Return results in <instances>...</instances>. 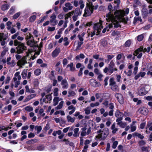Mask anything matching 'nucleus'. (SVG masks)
<instances>
[{
	"instance_id": "5fc2aeb1",
	"label": "nucleus",
	"mask_w": 152,
	"mask_h": 152,
	"mask_svg": "<svg viewBox=\"0 0 152 152\" xmlns=\"http://www.w3.org/2000/svg\"><path fill=\"white\" fill-rule=\"evenodd\" d=\"M79 4L80 5V7L81 10H82L84 7V4L82 0H80L79 1Z\"/></svg>"
},
{
	"instance_id": "2f4dec72",
	"label": "nucleus",
	"mask_w": 152,
	"mask_h": 152,
	"mask_svg": "<svg viewBox=\"0 0 152 152\" xmlns=\"http://www.w3.org/2000/svg\"><path fill=\"white\" fill-rule=\"evenodd\" d=\"M117 124L119 125L121 128H124L127 125V124L125 122H123L121 121L117 122Z\"/></svg>"
},
{
	"instance_id": "7c9ffc66",
	"label": "nucleus",
	"mask_w": 152,
	"mask_h": 152,
	"mask_svg": "<svg viewBox=\"0 0 152 152\" xmlns=\"http://www.w3.org/2000/svg\"><path fill=\"white\" fill-rule=\"evenodd\" d=\"M41 69L39 68L36 69L34 71V74L36 76H38L40 75L41 74Z\"/></svg>"
},
{
	"instance_id": "a19ab883",
	"label": "nucleus",
	"mask_w": 152,
	"mask_h": 152,
	"mask_svg": "<svg viewBox=\"0 0 152 152\" xmlns=\"http://www.w3.org/2000/svg\"><path fill=\"white\" fill-rule=\"evenodd\" d=\"M16 77H17L18 80H20L21 79V77L20 75V72H17L14 75Z\"/></svg>"
},
{
	"instance_id": "4d7b16f0",
	"label": "nucleus",
	"mask_w": 152,
	"mask_h": 152,
	"mask_svg": "<svg viewBox=\"0 0 152 152\" xmlns=\"http://www.w3.org/2000/svg\"><path fill=\"white\" fill-rule=\"evenodd\" d=\"M110 85L111 86H112L115 85V82L114 80V79L113 78H111L110 80Z\"/></svg>"
},
{
	"instance_id": "c756f323",
	"label": "nucleus",
	"mask_w": 152,
	"mask_h": 152,
	"mask_svg": "<svg viewBox=\"0 0 152 152\" xmlns=\"http://www.w3.org/2000/svg\"><path fill=\"white\" fill-rule=\"evenodd\" d=\"M66 118L67 120V121L69 122H71L72 123H73L75 121V118L73 117L72 118L71 116L69 115H68L66 117Z\"/></svg>"
},
{
	"instance_id": "393cba45",
	"label": "nucleus",
	"mask_w": 152,
	"mask_h": 152,
	"mask_svg": "<svg viewBox=\"0 0 152 152\" xmlns=\"http://www.w3.org/2000/svg\"><path fill=\"white\" fill-rule=\"evenodd\" d=\"M60 51V49L59 48L56 49L53 52L52 56L53 57H56Z\"/></svg>"
},
{
	"instance_id": "6ab92c4d",
	"label": "nucleus",
	"mask_w": 152,
	"mask_h": 152,
	"mask_svg": "<svg viewBox=\"0 0 152 152\" xmlns=\"http://www.w3.org/2000/svg\"><path fill=\"white\" fill-rule=\"evenodd\" d=\"M139 111L140 113L144 115H146L148 112V109L145 107L140 108L139 109Z\"/></svg>"
},
{
	"instance_id": "9d476101",
	"label": "nucleus",
	"mask_w": 152,
	"mask_h": 152,
	"mask_svg": "<svg viewBox=\"0 0 152 152\" xmlns=\"http://www.w3.org/2000/svg\"><path fill=\"white\" fill-rule=\"evenodd\" d=\"M117 100L121 104H123L124 102V99L122 95L120 93H117L115 95Z\"/></svg>"
},
{
	"instance_id": "72a5a7b5",
	"label": "nucleus",
	"mask_w": 152,
	"mask_h": 152,
	"mask_svg": "<svg viewBox=\"0 0 152 152\" xmlns=\"http://www.w3.org/2000/svg\"><path fill=\"white\" fill-rule=\"evenodd\" d=\"M64 102L63 101H61L59 104L55 108L56 110H60L63 107Z\"/></svg>"
},
{
	"instance_id": "412c9836",
	"label": "nucleus",
	"mask_w": 152,
	"mask_h": 152,
	"mask_svg": "<svg viewBox=\"0 0 152 152\" xmlns=\"http://www.w3.org/2000/svg\"><path fill=\"white\" fill-rule=\"evenodd\" d=\"M146 73L145 72H141L134 77L135 80H137L140 77H143L145 75Z\"/></svg>"
},
{
	"instance_id": "e433bc0d",
	"label": "nucleus",
	"mask_w": 152,
	"mask_h": 152,
	"mask_svg": "<svg viewBox=\"0 0 152 152\" xmlns=\"http://www.w3.org/2000/svg\"><path fill=\"white\" fill-rule=\"evenodd\" d=\"M16 64L15 61L14 60H12L10 62H9L7 64L10 65L11 67H14Z\"/></svg>"
},
{
	"instance_id": "e2e57ef3",
	"label": "nucleus",
	"mask_w": 152,
	"mask_h": 152,
	"mask_svg": "<svg viewBox=\"0 0 152 152\" xmlns=\"http://www.w3.org/2000/svg\"><path fill=\"white\" fill-rule=\"evenodd\" d=\"M85 113L87 115H88L90 113V110L89 109V107H87L84 110Z\"/></svg>"
},
{
	"instance_id": "58836bf2",
	"label": "nucleus",
	"mask_w": 152,
	"mask_h": 152,
	"mask_svg": "<svg viewBox=\"0 0 152 152\" xmlns=\"http://www.w3.org/2000/svg\"><path fill=\"white\" fill-rule=\"evenodd\" d=\"M132 42L130 40H128L126 41L124 44V46L126 47H129L130 46Z\"/></svg>"
},
{
	"instance_id": "bf43d9fd",
	"label": "nucleus",
	"mask_w": 152,
	"mask_h": 152,
	"mask_svg": "<svg viewBox=\"0 0 152 152\" xmlns=\"http://www.w3.org/2000/svg\"><path fill=\"white\" fill-rule=\"evenodd\" d=\"M118 142L117 141H114L113 143V144L112 145V147L113 149H115L117 147V145H118Z\"/></svg>"
},
{
	"instance_id": "338daca9",
	"label": "nucleus",
	"mask_w": 152,
	"mask_h": 152,
	"mask_svg": "<svg viewBox=\"0 0 152 152\" xmlns=\"http://www.w3.org/2000/svg\"><path fill=\"white\" fill-rule=\"evenodd\" d=\"M9 93L10 96H12V97H11L10 98V99H12L13 98V97H14L15 96V94L14 93L13 91H9Z\"/></svg>"
},
{
	"instance_id": "6e6d98bb",
	"label": "nucleus",
	"mask_w": 152,
	"mask_h": 152,
	"mask_svg": "<svg viewBox=\"0 0 152 152\" xmlns=\"http://www.w3.org/2000/svg\"><path fill=\"white\" fill-rule=\"evenodd\" d=\"M99 105V102H97L95 103H92L90 104V106L92 107H94L95 106H97Z\"/></svg>"
},
{
	"instance_id": "cd10ccee",
	"label": "nucleus",
	"mask_w": 152,
	"mask_h": 152,
	"mask_svg": "<svg viewBox=\"0 0 152 152\" xmlns=\"http://www.w3.org/2000/svg\"><path fill=\"white\" fill-rule=\"evenodd\" d=\"M37 48H38V51L35 53V54H37V55H39L40 54V51L41 50V48L42 47V42H41L39 44V46L38 45H37Z\"/></svg>"
},
{
	"instance_id": "3c124183",
	"label": "nucleus",
	"mask_w": 152,
	"mask_h": 152,
	"mask_svg": "<svg viewBox=\"0 0 152 152\" xmlns=\"http://www.w3.org/2000/svg\"><path fill=\"white\" fill-rule=\"evenodd\" d=\"M63 40L64 42H65V43H64V45L65 46H67L69 44V42L68 41V38L67 37H65L63 39Z\"/></svg>"
},
{
	"instance_id": "423d86ee",
	"label": "nucleus",
	"mask_w": 152,
	"mask_h": 152,
	"mask_svg": "<svg viewBox=\"0 0 152 152\" xmlns=\"http://www.w3.org/2000/svg\"><path fill=\"white\" fill-rule=\"evenodd\" d=\"M94 7H86L85 8L84 13L83 16L84 17H87L90 15L93 12Z\"/></svg>"
},
{
	"instance_id": "69168bd1",
	"label": "nucleus",
	"mask_w": 152,
	"mask_h": 152,
	"mask_svg": "<svg viewBox=\"0 0 152 152\" xmlns=\"http://www.w3.org/2000/svg\"><path fill=\"white\" fill-rule=\"evenodd\" d=\"M12 106L11 105L9 104L8 106L5 107L4 109L5 110H8V111H10L11 110Z\"/></svg>"
},
{
	"instance_id": "052dcab7",
	"label": "nucleus",
	"mask_w": 152,
	"mask_h": 152,
	"mask_svg": "<svg viewBox=\"0 0 152 152\" xmlns=\"http://www.w3.org/2000/svg\"><path fill=\"white\" fill-rule=\"evenodd\" d=\"M19 33L18 32H17L15 34L12 35V36L11 38L13 39H15L17 38V37L18 36V35H19Z\"/></svg>"
},
{
	"instance_id": "9b49d317",
	"label": "nucleus",
	"mask_w": 152,
	"mask_h": 152,
	"mask_svg": "<svg viewBox=\"0 0 152 152\" xmlns=\"http://www.w3.org/2000/svg\"><path fill=\"white\" fill-rule=\"evenodd\" d=\"M26 43L28 45L30 46L31 47H33L34 49L33 50H36L35 48H37V45H36L34 39H32L30 40H28L27 41Z\"/></svg>"
},
{
	"instance_id": "49530a36",
	"label": "nucleus",
	"mask_w": 152,
	"mask_h": 152,
	"mask_svg": "<svg viewBox=\"0 0 152 152\" xmlns=\"http://www.w3.org/2000/svg\"><path fill=\"white\" fill-rule=\"evenodd\" d=\"M25 110H26L30 112L32 111L33 110V108L32 107H31L29 106H28L25 107Z\"/></svg>"
},
{
	"instance_id": "473e14b6",
	"label": "nucleus",
	"mask_w": 152,
	"mask_h": 152,
	"mask_svg": "<svg viewBox=\"0 0 152 152\" xmlns=\"http://www.w3.org/2000/svg\"><path fill=\"white\" fill-rule=\"evenodd\" d=\"M68 93V96L69 97H71L74 96L76 94V93L74 91H72L71 89H69Z\"/></svg>"
},
{
	"instance_id": "dca6fc26",
	"label": "nucleus",
	"mask_w": 152,
	"mask_h": 152,
	"mask_svg": "<svg viewBox=\"0 0 152 152\" xmlns=\"http://www.w3.org/2000/svg\"><path fill=\"white\" fill-rule=\"evenodd\" d=\"M4 33H3L0 32V43H1V45L2 46L4 45L6 43L5 40L6 38H4Z\"/></svg>"
},
{
	"instance_id": "a211bd4d",
	"label": "nucleus",
	"mask_w": 152,
	"mask_h": 152,
	"mask_svg": "<svg viewBox=\"0 0 152 152\" xmlns=\"http://www.w3.org/2000/svg\"><path fill=\"white\" fill-rule=\"evenodd\" d=\"M37 94H31L28 96L26 97L24 99V102H26L29 101L31 99L34 98L36 96Z\"/></svg>"
},
{
	"instance_id": "b1692460",
	"label": "nucleus",
	"mask_w": 152,
	"mask_h": 152,
	"mask_svg": "<svg viewBox=\"0 0 152 152\" xmlns=\"http://www.w3.org/2000/svg\"><path fill=\"white\" fill-rule=\"evenodd\" d=\"M136 123L137 121H133L132 122L130 125L131 132H134L136 130V126L135 125V124Z\"/></svg>"
},
{
	"instance_id": "4be33fe9",
	"label": "nucleus",
	"mask_w": 152,
	"mask_h": 152,
	"mask_svg": "<svg viewBox=\"0 0 152 152\" xmlns=\"http://www.w3.org/2000/svg\"><path fill=\"white\" fill-rule=\"evenodd\" d=\"M67 109L69 110H71L70 111L69 113V114L70 115H71L75 112L76 110V107H74L73 105H70L68 107Z\"/></svg>"
},
{
	"instance_id": "f03ea898",
	"label": "nucleus",
	"mask_w": 152,
	"mask_h": 152,
	"mask_svg": "<svg viewBox=\"0 0 152 152\" xmlns=\"http://www.w3.org/2000/svg\"><path fill=\"white\" fill-rule=\"evenodd\" d=\"M14 45L17 46L16 48V53L21 54L23 53L26 49V47L25 46L24 44L21 42H19L17 40L14 41Z\"/></svg>"
},
{
	"instance_id": "0e129e2a",
	"label": "nucleus",
	"mask_w": 152,
	"mask_h": 152,
	"mask_svg": "<svg viewBox=\"0 0 152 152\" xmlns=\"http://www.w3.org/2000/svg\"><path fill=\"white\" fill-rule=\"evenodd\" d=\"M37 149L39 151H42L45 149V147L43 145H40L37 147Z\"/></svg>"
},
{
	"instance_id": "37998d69",
	"label": "nucleus",
	"mask_w": 152,
	"mask_h": 152,
	"mask_svg": "<svg viewBox=\"0 0 152 152\" xmlns=\"http://www.w3.org/2000/svg\"><path fill=\"white\" fill-rule=\"evenodd\" d=\"M15 9V7L14 6H12L9 11V13L10 15L12 14L14 12Z\"/></svg>"
},
{
	"instance_id": "864d4df0",
	"label": "nucleus",
	"mask_w": 152,
	"mask_h": 152,
	"mask_svg": "<svg viewBox=\"0 0 152 152\" xmlns=\"http://www.w3.org/2000/svg\"><path fill=\"white\" fill-rule=\"evenodd\" d=\"M20 12H18L15 14L13 16V18L14 19H16L18 18L21 14Z\"/></svg>"
},
{
	"instance_id": "f704fd0d",
	"label": "nucleus",
	"mask_w": 152,
	"mask_h": 152,
	"mask_svg": "<svg viewBox=\"0 0 152 152\" xmlns=\"http://www.w3.org/2000/svg\"><path fill=\"white\" fill-rule=\"evenodd\" d=\"M111 88L112 90L115 92H118L119 91V87L116 85L112 86H111Z\"/></svg>"
},
{
	"instance_id": "5701e85b",
	"label": "nucleus",
	"mask_w": 152,
	"mask_h": 152,
	"mask_svg": "<svg viewBox=\"0 0 152 152\" xmlns=\"http://www.w3.org/2000/svg\"><path fill=\"white\" fill-rule=\"evenodd\" d=\"M79 130V129L78 128H77L74 129V134L73 135V137H77L79 136L80 134Z\"/></svg>"
},
{
	"instance_id": "ea45409f",
	"label": "nucleus",
	"mask_w": 152,
	"mask_h": 152,
	"mask_svg": "<svg viewBox=\"0 0 152 152\" xmlns=\"http://www.w3.org/2000/svg\"><path fill=\"white\" fill-rule=\"evenodd\" d=\"M58 98L56 97L54 98L53 99V105L55 106L57 105L58 102Z\"/></svg>"
},
{
	"instance_id": "0eeeda50",
	"label": "nucleus",
	"mask_w": 152,
	"mask_h": 152,
	"mask_svg": "<svg viewBox=\"0 0 152 152\" xmlns=\"http://www.w3.org/2000/svg\"><path fill=\"white\" fill-rule=\"evenodd\" d=\"M93 28L94 29V31H97L96 35H99L101 29L103 28V26H102L101 21H100L99 23H95L93 27Z\"/></svg>"
},
{
	"instance_id": "6e6552de",
	"label": "nucleus",
	"mask_w": 152,
	"mask_h": 152,
	"mask_svg": "<svg viewBox=\"0 0 152 152\" xmlns=\"http://www.w3.org/2000/svg\"><path fill=\"white\" fill-rule=\"evenodd\" d=\"M27 58L26 56L23 57L20 59L16 63L18 66L20 68H22L27 63L26 61Z\"/></svg>"
},
{
	"instance_id": "a878e982",
	"label": "nucleus",
	"mask_w": 152,
	"mask_h": 152,
	"mask_svg": "<svg viewBox=\"0 0 152 152\" xmlns=\"http://www.w3.org/2000/svg\"><path fill=\"white\" fill-rule=\"evenodd\" d=\"M113 23H110L108 25V26L106 27V28H104L102 30V32L103 33H105L106 31L107 30V31H109V29L113 27Z\"/></svg>"
},
{
	"instance_id": "c9c22d12",
	"label": "nucleus",
	"mask_w": 152,
	"mask_h": 152,
	"mask_svg": "<svg viewBox=\"0 0 152 152\" xmlns=\"http://www.w3.org/2000/svg\"><path fill=\"white\" fill-rule=\"evenodd\" d=\"M27 69H24L23 70L22 73L21 75L23 78V79H25L27 77Z\"/></svg>"
},
{
	"instance_id": "4c0bfd02",
	"label": "nucleus",
	"mask_w": 152,
	"mask_h": 152,
	"mask_svg": "<svg viewBox=\"0 0 152 152\" xmlns=\"http://www.w3.org/2000/svg\"><path fill=\"white\" fill-rule=\"evenodd\" d=\"M139 21L141 22L142 21V20L140 17H135L134 18V20L133 22L134 23H136L137 21Z\"/></svg>"
},
{
	"instance_id": "09e8293b",
	"label": "nucleus",
	"mask_w": 152,
	"mask_h": 152,
	"mask_svg": "<svg viewBox=\"0 0 152 152\" xmlns=\"http://www.w3.org/2000/svg\"><path fill=\"white\" fill-rule=\"evenodd\" d=\"M35 129L37 130V133L39 134L42 128L41 126H37L35 127Z\"/></svg>"
},
{
	"instance_id": "2eb2a0df",
	"label": "nucleus",
	"mask_w": 152,
	"mask_h": 152,
	"mask_svg": "<svg viewBox=\"0 0 152 152\" xmlns=\"http://www.w3.org/2000/svg\"><path fill=\"white\" fill-rule=\"evenodd\" d=\"M61 85L62 88L64 89H67L69 87L68 83L66 79H63L61 81Z\"/></svg>"
},
{
	"instance_id": "774afa93",
	"label": "nucleus",
	"mask_w": 152,
	"mask_h": 152,
	"mask_svg": "<svg viewBox=\"0 0 152 152\" xmlns=\"http://www.w3.org/2000/svg\"><path fill=\"white\" fill-rule=\"evenodd\" d=\"M47 16H44L40 20L38 21L37 23L39 24L43 22L45 20V19L47 18Z\"/></svg>"
},
{
	"instance_id": "13d9d810",
	"label": "nucleus",
	"mask_w": 152,
	"mask_h": 152,
	"mask_svg": "<svg viewBox=\"0 0 152 152\" xmlns=\"http://www.w3.org/2000/svg\"><path fill=\"white\" fill-rule=\"evenodd\" d=\"M55 29V27H48L47 30L48 31H54Z\"/></svg>"
},
{
	"instance_id": "680f3d73",
	"label": "nucleus",
	"mask_w": 152,
	"mask_h": 152,
	"mask_svg": "<svg viewBox=\"0 0 152 152\" xmlns=\"http://www.w3.org/2000/svg\"><path fill=\"white\" fill-rule=\"evenodd\" d=\"M37 141V140L36 139H31V140H29L28 141H27V143H33L36 142Z\"/></svg>"
},
{
	"instance_id": "8fccbe9b",
	"label": "nucleus",
	"mask_w": 152,
	"mask_h": 152,
	"mask_svg": "<svg viewBox=\"0 0 152 152\" xmlns=\"http://www.w3.org/2000/svg\"><path fill=\"white\" fill-rule=\"evenodd\" d=\"M8 5L6 4H4L1 7V9L3 10H5L8 9Z\"/></svg>"
},
{
	"instance_id": "a18cd8bd",
	"label": "nucleus",
	"mask_w": 152,
	"mask_h": 152,
	"mask_svg": "<svg viewBox=\"0 0 152 152\" xmlns=\"http://www.w3.org/2000/svg\"><path fill=\"white\" fill-rule=\"evenodd\" d=\"M26 36V38L25 39H26V41H27V40H28V39H34V37L33 36L31 35L30 33H29L28 35H27Z\"/></svg>"
},
{
	"instance_id": "7ed1b4c3",
	"label": "nucleus",
	"mask_w": 152,
	"mask_h": 152,
	"mask_svg": "<svg viewBox=\"0 0 152 152\" xmlns=\"http://www.w3.org/2000/svg\"><path fill=\"white\" fill-rule=\"evenodd\" d=\"M150 49L151 48L149 47H148L147 49L145 48L144 49L142 46H141L140 48H138L135 51L134 55L135 56H136L137 54H139V55L137 56V58H140L142 56V52H149Z\"/></svg>"
},
{
	"instance_id": "de8ad7c7",
	"label": "nucleus",
	"mask_w": 152,
	"mask_h": 152,
	"mask_svg": "<svg viewBox=\"0 0 152 152\" xmlns=\"http://www.w3.org/2000/svg\"><path fill=\"white\" fill-rule=\"evenodd\" d=\"M109 109L110 110H113L114 108V105L113 103L112 102L110 103L109 105Z\"/></svg>"
},
{
	"instance_id": "4468645a",
	"label": "nucleus",
	"mask_w": 152,
	"mask_h": 152,
	"mask_svg": "<svg viewBox=\"0 0 152 152\" xmlns=\"http://www.w3.org/2000/svg\"><path fill=\"white\" fill-rule=\"evenodd\" d=\"M66 7L63 8V10L64 12H67L69 10H72L73 8V6L71 5L70 3H67L65 4Z\"/></svg>"
},
{
	"instance_id": "f257e3e1",
	"label": "nucleus",
	"mask_w": 152,
	"mask_h": 152,
	"mask_svg": "<svg viewBox=\"0 0 152 152\" xmlns=\"http://www.w3.org/2000/svg\"><path fill=\"white\" fill-rule=\"evenodd\" d=\"M113 8L112 5L110 4L108 5V9L110 12L106 14V19L107 22L110 21L112 23L114 28L121 27L120 23L123 20V17L124 15V13L121 10H120L115 12L113 14L111 11H113Z\"/></svg>"
},
{
	"instance_id": "20e7f679",
	"label": "nucleus",
	"mask_w": 152,
	"mask_h": 152,
	"mask_svg": "<svg viewBox=\"0 0 152 152\" xmlns=\"http://www.w3.org/2000/svg\"><path fill=\"white\" fill-rule=\"evenodd\" d=\"M109 133V130L107 128H105L103 129L102 132L96 136V138H99L100 140H104L107 137Z\"/></svg>"
},
{
	"instance_id": "f3484780",
	"label": "nucleus",
	"mask_w": 152,
	"mask_h": 152,
	"mask_svg": "<svg viewBox=\"0 0 152 152\" xmlns=\"http://www.w3.org/2000/svg\"><path fill=\"white\" fill-rule=\"evenodd\" d=\"M46 98H44L43 101L45 103H50V101L52 100V97L51 94H48L45 96Z\"/></svg>"
},
{
	"instance_id": "f8f14e48",
	"label": "nucleus",
	"mask_w": 152,
	"mask_h": 152,
	"mask_svg": "<svg viewBox=\"0 0 152 152\" xmlns=\"http://www.w3.org/2000/svg\"><path fill=\"white\" fill-rule=\"evenodd\" d=\"M115 64L113 61H111L109 64L108 69H109V74L110 75L114 71V67Z\"/></svg>"
},
{
	"instance_id": "bb28decb",
	"label": "nucleus",
	"mask_w": 152,
	"mask_h": 152,
	"mask_svg": "<svg viewBox=\"0 0 152 152\" xmlns=\"http://www.w3.org/2000/svg\"><path fill=\"white\" fill-rule=\"evenodd\" d=\"M139 94L140 95H144L146 94V91L143 88H141L138 91Z\"/></svg>"
},
{
	"instance_id": "aec40b11",
	"label": "nucleus",
	"mask_w": 152,
	"mask_h": 152,
	"mask_svg": "<svg viewBox=\"0 0 152 152\" xmlns=\"http://www.w3.org/2000/svg\"><path fill=\"white\" fill-rule=\"evenodd\" d=\"M110 129L112 130V133L113 134H115L119 129L118 128L116 127L115 123H113L111 126Z\"/></svg>"
},
{
	"instance_id": "ddd939ff",
	"label": "nucleus",
	"mask_w": 152,
	"mask_h": 152,
	"mask_svg": "<svg viewBox=\"0 0 152 152\" xmlns=\"http://www.w3.org/2000/svg\"><path fill=\"white\" fill-rule=\"evenodd\" d=\"M56 17L55 14H53L50 17V22L52 23L53 26L56 25L57 23V21L56 19Z\"/></svg>"
},
{
	"instance_id": "1a4fd4ad",
	"label": "nucleus",
	"mask_w": 152,
	"mask_h": 152,
	"mask_svg": "<svg viewBox=\"0 0 152 152\" xmlns=\"http://www.w3.org/2000/svg\"><path fill=\"white\" fill-rule=\"evenodd\" d=\"M115 116L118 118L116 120V122H119L123 120L124 117L123 113L119 110H117L115 113Z\"/></svg>"
},
{
	"instance_id": "c85d7f7f",
	"label": "nucleus",
	"mask_w": 152,
	"mask_h": 152,
	"mask_svg": "<svg viewBox=\"0 0 152 152\" xmlns=\"http://www.w3.org/2000/svg\"><path fill=\"white\" fill-rule=\"evenodd\" d=\"M69 67L70 71L71 72H74L75 70V67L73 66V64L72 62L70 63L67 66V67Z\"/></svg>"
},
{
	"instance_id": "603ef678",
	"label": "nucleus",
	"mask_w": 152,
	"mask_h": 152,
	"mask_svg": "<svg viewBox=\"0 0 152 152\" xmlns=\"http://www.w3.org/2000/svg\"><path fill=\"white\" fill-rule=\"evenodd\" d=\"M36 18V16L35 15H33L31 16L29 18V20L30 22H33L34 21Z\"/></svg>"
},
{
	"instance_id": "39448f33",
	"label": "nucleus",
	"mask_w": 152,
	"mask_h": 152,
	"mask_svg": "<svg viewBox=\"0 0 152 152\" xmlns=\"http://www.w3.org/2000/svg\"><path fill=\"white\" fill-rule=\"evenodd\" d=\"M74 15L72 16V19L74 21H75L78 19V16H80L82 14V10L79 8H77L75 10L72 11Z\"/></svg>"
},
{
	"instance_id": "79ce46f5",
	"label": "nucleus",
	"mask_w": 152,
	"mask_h": 152,
	"mask_svg": "<svg viewBox=\"0 0 152 152\" xmlns=\"http://www.w3.org/2000/svg\"><path fill=\"white\" fill-rule=\"evenodd\" d=\"M102 104L104 105V107L107 108L109 104V102L107 100H105L104 101Z\"/></svg>"
},
{
	"instance_id": "c03bdc74",
	"label": "nucleus",
	"mask_w": 152,
	"mask_h": 152,
	"mask_svg": "<svg viewBox=\"0 0 152 152\" xmlns=\"http://www.w3.org/2000/svg\"><path fill=\"white\" fill-rule=\"evenodd\" d=\"M144 38L143 34H141L138 35L137 37V39L138 41H141Z\"/></svg>"
}]
</instances>
